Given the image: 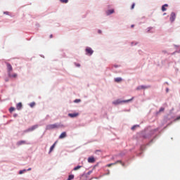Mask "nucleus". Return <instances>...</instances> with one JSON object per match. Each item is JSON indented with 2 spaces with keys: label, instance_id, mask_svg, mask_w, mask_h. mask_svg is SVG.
I'll list each match as a JSON object with an SVG mask.
<instances>
[{
  "label": "nucleus",
  "instance_id": "1",
  "mask_svg": "<svg viewBox=\"0 0 180 180\" xmlns=\"http://www.w3.org/2000/svg\"><path fill=\"white\" fill-rule=\"evenodd\" d=\"M58 127H60L58 124H52L46 127V130H53V129H58Z\"/></svg>",
  "mask_w": 180,
  "mask_h": 180
},
{
  "label": "nucleus",
  "instance_id": "2",
  "mask_svg": "<svg viewBox=\"0 0 180 180\" xmlns=\"http://www.w3.org/2000/svg\"><path fill=\"white\" fill-rule=\"evenodd\" d=\"M117 164H121V165H122V167H124V163L122 162V160H117L114 163L108 164L106 165V167L110 168V167H112V165H116Z\"/></svg>",
  "mask_w": 180,
  "mask_h": 180
},
{
  "label": "nucleus",
  "instance_id": "3",
  "mask_svg": "<svg viewBox=\"0 0 180 180\" xmlns=\"http://www.w3.org/2000/svg\"><path fill=\"white\" fill-rule=\"evenodd\" d=\"M134 98L132 97L131 99L124 101H120V100H116L112 102L113 105H119L120 103H122V102H131V101H133Z\"/></svg>",
  "mask_w": 180,
  "mask_h": 180
},
{
  "label": "nucleus",
  "instance_id": "4",
  "mask_svg": "<svg viewBox=\"0 0 180 180\" xmlns=\"http://www.w3.org/2000/svg\"><path fill=\"white\" fill-rule=\"evenodd\" d=\"M85 51H86V54L87 56H92V54H94V50H92V49L89 47H87Z\"/></svg>",
  "mask_w": 180,
  "mask_h": 180
},
{
  "label": "nucleus",
  "instance_id": "5",
  "mask_svg": "<svg viewBox=\"0 0 180 180\" xmlns=\"http://www.w3.org/2000/svg\"><path fill=\"white\" fill-rule=\"evenodd\" d=\"M6 65H7V70H8V74H11L13 70L12 65H11V63H6Z\"/></svg>",
  "mask_w": 180,
  "mask_h": 180
},
{
  "label": "nucleus",
  "instance_id": "6",
  "mask_svg": "<svg viewBox=\"0 0 180 180\" xmlns=\"http://www.w3.org/2000/svg\"><path fill=\"white\" fill-rule=\"evenodd\" d=\"M77 116H79V113L75 112V113H69L68 114L69 117H77Z\"/></svg>",
  "mask_w": 180,
  "mask_h": 180
},
{
  "label": "nucleus",
  "instance_id": "7",
  "mask_svg": "<svg viewBox=\"0 0 180 180\" xmlns=\"http://www.w3.org/2000/svg\"><path fill=\"white\" fill-rule=\"evenodd\" d=\"M39 127V125H34L32 127H31L30 128H29L27 129V131H33V130H36V129H37Z\"/></svg>",
  "mask_w": 180,
  "mask_h": 180
},
{
  "label": "nucleus",
  "instance_id": "8",
  "mask_svg": "<svg viewBox=\"0 0 180 180\" xmlns=\"http://www.w3.org/2000/svg\"><path fill=\"white\" fill-rule=\"evenodd\" d=\"M175 18H176L175 13H172L170 15L171 22H174V20H175Z\"/></svg>",
  "mask_w": 180,
  "mask_h": 180
},
{
  "label": "nucleus",
  "instance_id": "9",
  "mask_svg": "<svg viewBox=\"0 0 180 180\" xmlns=\"http://www.w3.org/2000/svg\"><path fill=\"white\" fill-rule=\"evenodd\" d=\"M67 137V132H63L60 136L59 139H65Z\"/></svg>",
  "mask_w": 180,
  "mask_h": 180
},
{
  "label": "nucleus",
  "instance_id": "10",
  "mask_svg": "<svg viewBox=\"0 0 180 180\" xmlns=\"http://www.w3.org/2000/svg\"><path fill=\"white\" fill-rule=\"evenodd\" d=\"M88 162L94 163L95 162V158L94 157H90L88 158Z\"/></svg>",
  "mask_w": 180,
  "mask_h": 180
},
{
  "label": "nucleus",
  "instance_id": "11",
  "mask_svg": "<svg viewBox=\"0 0 180 180\" xmlns=\"http://www.w3.org/2000/svg\"><path fill=\"white\" fill-rule=\"evenodd\" d=\"M22 103H18L16 105V108H17V110H20V109H22Z\"/></svg>",
  "mask_w": 180,
  "mask_h": 180
},
{
  "label": "nucleus",
  "instance_id": "12",
  "mask_svg": "<svg viewBox=\"0 0 180 180\" xmlns=\"http://www.w3.org/2000/svg\"><path fill=\"white\" fill-rule=\"evenodd\" d=\"M168 8V4H165L162 6V12H165V11H167V8Z\"/></svg>",
  "mask_w": 180,
  "mask_h": 180
},
{
  "label": "nucleus",
  "instance_id": "13",
  "mask_svg": "<svg viewBox=\"0 0 180 180\" xmlns=\"http://www.w3.org/2000/svg\"><path fill=\"white\" fill-rule=\"evenodd\" d=\"M107 15H112V13H115V10L111 9L106 11Z\"/></svg>",
  "mask_w": 180,
  "mask_h": 180
},
{
  "label": "nucleus",
  "instance_id": "14",
  "mask_svg": "<svg viewBox=\"0 0 180 180\" xmlns=\"http://www.w3.org/2000/svg\"><path fill=\"white\" fill-rule=\"evenodd\" d=\"M8 76H9L11 78H16V77H18V74L14 73V74L11 75V73H8Z\"/></svg>",
  "mask_w": 180,
  "mask_h": 180
},
{
  "label": "nucleus",
  "instance_id": "15",
  "mask_svg": "<svg viewBox=\"0 0 180 180\" xmlns=\"http://www.w3.org/2000/svg\"><path fill=\"white\" fill-rule=\"evenodd\" d=\"M56 144H57V142H55V143L51 146L49 153H51V151H53V150H54V147H56Z\"/></svg>",
  "mask_w": 180,
  "mask_h": 180
},
{
  "label": "nucleus",
  "instance_id": "16",
  "mask_svg": "<svg viewBox=\"0 0 180 180\" xmlns=\"http://www.w3.org/2000/svg\"><path fill=\"white\" fill-rule=\"evenodd\" d=\"M122 77H116L115 79V82H122Z\"/></svg>",
  "mask_w": 180,
  "mask_h": 180
},
{
  "label": "nucleus",
  "instance_id": "17",
  "mask_svg": "<svg viewBox=\"0 0 180 180\" xmlns=\"http://www.w3.org/2000/svg\"><path fill=\"white\" fill-rule=\"evenodd\" d=\"M18 146H22V144H26V141H20L17 143Z\"/></svg>",
  "mask_w": 180,
  "mask_h": 180
},
{
  "label": "nucleus",
  "instance_id": "18",
  "mask_svg": "<svg viewBox=\"0 0 180 180\" xmlns=\"http://www.w3.org/2000/svg\"><path fill=\"white\" fill-rule=\"evenodd\" d=\"M147 89V86H139V87H137V90H140V89Z\"/></svg>",
  "mask_w": 180,
  "mask_h": 180
},
{
  "label": "nucleus",
  "instance_id": "19",
  "mask_svg": "<svg viewBox=\"0 0 180 180\" xmlns=\"http://www.w3.org/2000/svg\"><path fill=\"white\" fill-rule=\"evenodd\" d=\"M81 168H82V166H77L73 169V171H78Z\"/></svg>",
  "mask_w": 180,
  "mask_h": 180
},
{
  "label": "nucleus",
  "instance_id": "20",
  "mask_svg": "<svg viewBox=\"0 0 180 180\" xmlns=\"http://www.w3.org/2000/svg\"><path fill=\"white\" fill-rule=\"evenodd\" d=\"M72 179H74V174H70L69 175L67 180H72Z\"/></svg>",
  "mask_w": 180,
  "mask_h": 180
},
{
  "label": "nucleus",
  "instance_id": "21",
  "mask_svg": "<svg viewBox=\"0 0 180 180\" xmlns=\"http://www.w3.org/2000/svg\"><path fill=\"white\" fill-rule=\"evenodd\" d=\"M35 105H36V103H34V102H32V103H30V108H34L35 106Z\"/></svg>",
  "mask_w": 180,
  "mask_h": 180
},
{
  "label": "nucleus",
  "instance_id": "22",
  "mask_svg": "<svg viewBox=\"0 0 180 180\" xmlns=\"http://www.w3.org/2000/svg\"><path fill=\"white\" fill-rule=\"evenodd\" d=\"M62 4H68V0H60Z\"/></svg>",
  "mask_w": 180,
  "mask_h": 180
},
{
  "label": "nucleus",
  "instance_id": "23",
  "mask_svg": "<svg viewBox=\"0 0 180 180\" xmlns=\"http://www.w3.org/2000/svg\"><path fill=\"white\" fill-rule=\"evenodd\" d=\"M13 111H15V108H13V107L10 108L9 112H10L11 113H12V112H13Z\"/></svg>",
  "mask_w": 180,
  "mask_h": 180
},
{
  "label": "nucleus",
  "instance_id": "24",
  "mask_svg": "<svg viewBox=\"0 0 180 180\" xmlns=\"http://www.w3.org/2000/svg\"><path fill=\"white\" fill-rule=\"evenodd\" d=\"M79 102H81V99L75 100V103H79Z\"/></svg>",
  "mask_w": 180,
  "mask_h": 180
},
{
  "label": "nucleus",
  "instance_id": "25",
  "mask_svg": "<svg viewBox=\"0 0 180 180\" xmlns=\"http://www.w3.org/2000/svg\"><path fill=\"white\" fill-rule=\"evenodd\" d=\"M134 6H136V4H133L131 5V9H134Z\"/></svg>",
  "mask_w": 180,
  "mask_h": 180
},
{
  "label": "nucleus",
  "instance_id": "26",
  "mask_svg": "<svg viewBox=\"0 0 180 180\" xmlns=\"http://www.w3.org/2000/svg\"><path fill=\"white\" fill-rule=\"evenodd\" d=\"M164 110H165L164 108H161L160 109L159 112H164Z\"/></svg>",
  "mask_w": 180,
  "mask_h": 180
},
{
  "label": "nucleus",
  "instance_id": "27",
  "mask_svg": "<svg viewBox=\"0 0 180 180\" xmlns=\"http://www.w3.org/2000/svg\"><path fill=\"white\" fill-rule=\"evenodd\" d=\"M136 127H137V126H136V125L133 126V127H131V130H134Z\"/></svg>",
  "mask_w": 180,
  "mask_h": 180
},
{
  "label": "nucleus",
  "instance_id": "28",
  "mask_svg": "<svg viewBox=\"0 0 180 180\" xmlns=\"http://www.w3.org/2000/svg\"><path fill=\"white\" fill-rule=\"evenodd\" d=\"M25 171H26V170H20V172H19V174H23V172H25Z\"/></svg>",
  "mask_w": 180,
  "mask_h": 180
},
{
  "label": "nucleus",
  "instance_id": "29",
  "mask_svg": "<svg viewBox=\"0 0 180 180\" xmlns=\"http://www.w3.org/2000/svg\"><path fill=\"white\" fill-rule=\"evenodd\" d=\"M175 120L176 121V120H180V115L179 116V117H177L176 119H175Z\"/></svg>",
  "mask_w": 180,
  "mask_h": 180
},
{
  "label": "nucleus",
  "instance_id": "30",
  "mask_svg": "<svg viewBox=\"0 0 180 180\" xmlns=\"http://www.w3.org/2000/svg\"><path fill=\"white\" fill-rule=\"evenodd\" d=\"M98 33L101 34L102 33V31L101 30H98Z\"/></svg>",
  "mask_w": 180,
  "mask_h": 180
},
{
  "label": "nucleus",
  "instance_id": "31",
  "mask_svg": "<svg viewBox=\"0 0 180 180\" xmlns=\"http://www.w3.org/2000/svg\"><path fill=\"white\" fill-rule=\"evenodd\" d=\"M50 39H53V34L50 35Z\"/></svg>",
  "mask_w": 180,
  "mask_h": 180
},
{
  "label": "nucleus",
  "instance_id": "32",
  "mask_svg": "<svg viewBox=\"0 0 180 180\" xmlns=\"http://www.w3.org/2000/svg\"><path fill=\"white\" fill-rule=\"evenodd\" d=\"M76 65H77V67H81V65H79V64H77Z\"/></svg>",
  "mask_w": 180,
  "mask_h": 180
},
{
  "label": "nucleus",
  "instance_id": "33",
  "mask_svg": "<svg viewBox=\"0 0 180 180\" xmlns=\"http://www.w3.org/2000/svg\"><path fill=\"white\" fill-rule=\"evenodd\" d=\"M27 171H32V168H29Z\"/></svg>",
  "mask_w": 180,
  "mask_h": 180
},
{
  "label": "nucleus",
  "instance_id": "34",
  "mask_svg": "<svg viewBox=\"0 0 180 180\" xmlns=\"http://www.w3.org/2000/svg\"><path fill=\"white\" fill-rule=\"evenodd\" d=\"M131 27H134V25H132L131 26Z\"/></svg>",
  "mask_w": 180,
  "mask_h": 180
}]
</instances>
